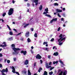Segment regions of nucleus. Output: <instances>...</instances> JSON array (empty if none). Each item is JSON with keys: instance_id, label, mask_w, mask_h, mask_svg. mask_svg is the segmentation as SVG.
I'll list each match as a JSON object with an SVG mask.
<instances>
[{"instance_id": "nucleus-56", "label": "nucleus", "mask_w": 75, "mask_h": 75, "mask_svg": "<svg viewBox=\"0 0 75 75\" xmlns=\"http://www.w3.org/2000/svg\"><path fill=\"white\" fill-rule=\"evenodd\" d=\"M31 31H34V28H31Z\"/></svg>"}, {"instance_id": "nucleus-53", "label": "nucleus", "mask_w": 75, "mask_h": 75, "mask_svg": "<svg viewBox=\"0 0 75 75\" xmlns=\"http://www.w3.org/2000/svg\"><path fill=\"white\" fill-rule=\"evenodd\" d=\"M53 64H54V65H55V64L56 63H55V61H53Z\"/></svg>"}, {"instance_id": "nucleus-22", "label": "nucleus", "mask_w": 75, "mask_h": 75, "mask_svg": "<svg viewBox=\"0 0 75 75\" xmlns=\"http://www.w3.org/2000/svg\"><path fill=\"white\" fill-rule=\"evenodd\" d=\"M28 25H29V24L27 23L24 26V28H25L26 27H27V26H28Z\"/></svg>"}, {"instance_id": "nucleus-31", "label": "nucleus", "mask_w": 75, "mask_h": 75, "mask_svg": "<svg viewBox=\"0 0 75 75\" xmlns=\"http://www.w3.org/2000/svg\"><path fill=\"white\" fill-rule=\"evenodd\" d=\"M53 74V72L52 71H51V72H50L49 73V74H50V75H52V74Z\"/></svg>"}, {"instance_id": "nucleus-7", "label": "nucleus", "mask_w": 75, "mask_h": 75, "mask_svg": "<svg viewBox=\"0 0 75 75\" xmlns=\"http://www.w3.org/2000/svg\"><path fill=\"white\" fill-rule=\"evenodd\" d=\"M36 59H41V58H42V57L40 55V54H38L36 55Z\"/></svg>"}, {"instance_id": "nucleus-29", "label": "nucleus", "mask_w": 75, "mask_h": 75, "mask_svg": "<svg viewBox=\"0 0 75 75\" xmlns=\"http://www.w3.org/2000/svg\"><path fill=\"white\" fill-rule=\"evenodd\" d=\"M11 45L12 47H16V46H15V44H12Z\"/></svg>"}, {"instance_id": "nucleus-62", "label": "nucleus", "mask_w": 75, "mask_h": 75, "mask_svg": "<svg viewBox=\"0 0 75 75\" xmlns=\"http://www.w3.org/2000/svg\"><path fill=\"white\" fill-rule=\"evenodd\" d=\"M27 12H30V10H29V9H28V10L27 11Z\"/></svg>"}, {"instance_id": "nucleus-44", "label": "nucleus", "mask_w": 75, "mask_h": 75, "mask_svg": "<svg viewBox=\"0 0 75 75\" xmlns=\"http://www.w3.org/2000/svg\"><path fill=\"white\" fill-rule=\"evenodd\" d=\"M3 67V65L1 64H0V68H2Z\"/></svg>"}, {"instance_id": "nucleus-36", "label": "nucleus", "mask_w": 75, "mask_h": 75, "mask_svg": "<svg viewBox=\"0 0 75 75\" xmlns=\"http://www.w3.org/2000/svg\"><path fill=\"white\" fill-rule=\"evenodd\" d=\"M10 60H7V63H8V64H9L10 63Z\"/></svg>"}, {"instance_id": "nucleus-32", "label": "nucleus", "mask_w": 75, "mask_h": 75, "mask_svg": "<svg viewBox=\"0 0 75 75\" xmlns=\"http://www.w3.org/2000/svg\"><path fill=\"white\" fill-rule=\"evenodd\" d=\"M60 30H61V28L59 27L57 29V31H59Z\"/></svg>"}, {"instance_id": "nucleus-14", "label": "nucleus", "mask_w": 75, "mask_h": 75, "mask_svg": "<svg viewBox=\"0 0 75 75\" xmlns=\"http://www.w3.org/2000/svg\"><path fill=\"white\" fill-rule=\"evenodd\" d=\"M42 5H40V7H39V10L41 11L42 10Z\"/></svg>"}, {"instance_id": "nucleus-16", "label": "nucleus", "mask_w": 75, "mask_h": 75, "mask_svg": "<svg viewBox=\"0 0 75 75\" xmlns=\"http://www.w3.org/2000/svg\"><path fill=\"white\" fill-rule=\"evenodd\" d=\"M28 42H30L31 41V40H30V38H28L27 39Z\"/></svg>"}, {"instance_id": "nucleus-43", "label": "nucleus", "mask_w": 75, "mask_h": 75, "mask_svg": "<svg viewBox=\"0 0 75 75\" xmlns=\"http://www.w3.org/2000/svg\"><path fill=\"white\" fill-rule=\"evenodd\" d=\"M13 30L14 31H15V32H16V33H17V31L16 30V29H13Z\"/></svg>"}, {"instance_id": "nucleus-41", "label": "nucleus", "mask_w": 75, "mask_h": 75, "mask_svg": "<svg viewBox=\"0 0 75 75\" xmlns=\"http://www.w3.org/2000/svg\"><path fill=\"white\" fill-rule=\"evenodd\" d=\"M3 57V54L1 53H0V57Z\"/></svg>"}, {"instance_id": "nucleus-50", "label": "nucleus", "mask_w": 75, "mask_h": 75, "mask_svg": "<svg viewBox=\"0 0 75 75\" xmlns=\"http://www.w3.org/2000/svg\"><path fill=\"white\" fill-rule=\"evenodd\" d=\"M12 69H13V70H14V69H15V68H14V67L12 66Z\"/></svg>"}, {"instance_id": "nucleus-51", "label": "nucleus", "mask_w": 75, "mask_h": 75, "mask_svg": "<svg viewBox=\"0 0 75 75\" xmlns=\"http://www.w3.org/2000/svg\"><path fill=\"white\" fill-rule=\"evenodd\" d=\"M14 61H16V58H13Z\"/></svg>"}, {"instance_id": "nucleus-55", "label": "nucleus", "mask_w": 75, "mask_h": 75, "mask_svg": "<svg viewBox=\"0 0 75 75\" xmlns=\"http://www.w3.org/2000/svg\"><path fill=\"white\" fill-rule=\"evenodd\" d=\"M62 10L63 11H65V8H62Z\"/></svg>"}, {"instance_id": "nucleus-64", "label": "nucleus", "mask_w": 75, "mask_h": 75, "mask_svg": "<svg viewBox=\"0 0 75 75\" xmlns=\"http://www.w3.org/2000/svg\"><path fill=\"white\" fill-rule=\"evenodd\" d=\"M27 5L28 6H30V4H27Z\"/></svg>"}, {"instance_id": "nucleus-1", "label": "nucleus", "mask_w": 75, "mask_h": 75, "mask_svg": "<svg viewBox=\"0 0 75 75\" xmlns=\"http://www.w3.org/2000/svg\"><path fill=\"white\" fill-rule=\"evenodd\" d=\"M65 35H62V34H61L59 36V37H60V39H59L58 40V42H59V45H62V43L64 42V40H65V37H64V38H63V37H65Z\"/></svg>"}, {"instance_id": "nucleus-60", "label": "nucleus", "mask_w": 75, "mask_h": 75, "mask_svg": "<svg viewBox=\"0 0 75 75\" xmlns=\"http://www.w3.org/2000/svg\"><path fill=\"white\" fill-rule=\"evenodd\" d=\"M16 54V53H15V52H12V54L13 55H14V54Z\"/></svg>"}, {"instance_id": "nucleus-3", "label": "nucleus", "mask_w": 75, "mask_h": 75, "mask_svg": "<svg viewBox=\"0 0 75 75\" xmlns=\"http://www.w3.org/2000/svg\"><path fill=\"white\" fill-rule=\"evenodd\" d=\"M14 11V9L13 8H10L8 14L9 16H11V14H12Z\"/></svg>"}, {"instance_id": "nucleus-34", "label": "nucleus", "mask_w": 75, "mask_h": 75, "mask_svg": "<svg viewBox=\"0 0 75 75\" xmlns=\"http://www.w3.org/2000/svg\"><path fill=\"white\" fill-rule=\"evenodd\" d=\"M53 22H54V20H53V19H52V20H51L50 22V23H51V24Z\"/></svg>"}, {"instance_id": "nucleus-11", "label": "nucleus", "mask_w": 75, "mask_h": 75, "mask_svg": "<svg viewBox=\"0 0 75 75\" xmlns=\"http://www.w3.org/2000/svg\"><path fill=\"white\" fill-rule=\"evenodd\" d=\"M25 35L27 37H28L29 36V32H26Z\"/></svg>"}, {"instance_id": "nucleus-40", "label": "nucleus", "mask_w": 75, "mask_h": 75, "mask_svg": "<svg viewBox=\"0 0 75 75\" xmlns=\"http://www.w3.org/2000/svg\"><path fill=\"white\" fill-rule=\"evenodd\" d=\"M62 15L63 16V17H65V14L63 13L62 14Z\"/></svg>"}, {"instance_id": "nucleus-23", "label": "nucleus", "mask_w": 75, "mask_h": 75, "mask_svg": "<svg viewBox=\"0 0 75 75\" xmlns=\"http://www.w3.org/2000/svg\"><path fill=\"white\" fill-rule=\"evenodd\" d=\"M60 63H61L62 64V65H65L64 64V63H63V62H62V61L61 60V59H60Z\"/></svg>"}, {"instance_id": "nucleus-28", "label": "nucleus", "mask_w": 75, "mask_h": 75, "mask_svg": "<svg viewBox=\"0 0 75 75\" xmlns=\"http://www.w3.org/2000/svg\"><path fill=\"white\" fill-rule=\"evenodd\" d=\"M9 34L10 35H13V32L11 31L9 32Z\"/></svg>"}, {"instance_id": "nucleus-10", "label": "nucleus", "mask_w": 75, "mask_h": 75, "mask_svg": "<svg viewBox=\"0 0 75 75\" xmlns=\"http://www.w3.org/2000/svg\"><path fill=\"white\" fill-rule=\"evenodd\" d=\"M56 10L58 13H61V12H62V10L61 9H56Z\"/></svg>"}, {"instance_id": "nucleus-18", "label": "nucleus", "mask_w": 75, "mask_h": 75, "mask_svg": "<svg viewBox=\"0 0 75 75\" xmlns=\"http://www.w3.org/2000/svg\"><path fill=\"white\" fill-rule=\"evenodd\" d=\"M42 70V68L41 67H40L39 69V70H38V72H40V71H41V70Z\"/></svg>"}, {"instance_id": "nucleus-21", "label": "nucleus", "mask_w": 75, "mask_h": 75, "mask_svg": "<svg viewBox=\"0 0 75 75\" xmlns=\"http://www.w3.org/2000/svg\"><path fill=\"white\" fill-rule=\"evenodd\" d=\"M21 33H23V32H21L20 33H18L16 35H16V36H18V35H20L21 34Z\"/></svg>"}, {"instance_id": "nucleus-61", "label": "nucleus", "mask_w": 75, "mask_h": 75, "mask_svg": "<svg viewBox=\"0 0 75 75\" xmlns=\"http://www.w3.org/2000/svg\"><path fill=\"white\" fill-rule=\"evenodd\" d=\"M61 20L62 21H63V20H64V18H61Z\"/></svg>"}, {"instance_id": "nucleus-19", "label": "nucleus", "mask_w": 75, "mask_h": 75, "mask_svg": "<svg viewBox=\"0 0 75 75\" xmlns=\"http://www.w3.org/2000/svg\"><path fill=\"white\" fill-rule=\"evenodd\" d=\"M7 25L8 29H9V30H10V31H11V28H10V26H8V25Z\"/></svg>"}, {"instance_id": "nucleus-48", "label": "nucleus", "mask_w": 75, "mask_h": 75, "mask_svg": "<svg viewBox=\"0 0 75 75\" xmlns=\"http://www.w3.org/2000/svg\"><path fill=\"white\" fill-rule=\"evenodd\" d=\"M40 62H41V64H42V60H40Z\"/></svg>"}, {"instance_id": "nucleus-45", "label": "nucleus", "mask_w": 75, "mask_h": 75, "mask_svg": "<svg viewBox=\"0 0 75 75\" xmlns=\"http://www.w3.org/2000/svg\"><path fill=\"white\" fill-rule=\"evenodd\" d=\"M16 74H17V75H20V74H19V73H18V72H16Z\"/></svg>"}, {"instance_id": "nucleus-35", "label": "nucleus", "mask_w": 75, "mask_h": 75, "mask_svg": "<svg viewBox=\"0 0 75 75\" xmlns=\"http://www.w3.org/2000/svg\"><path fill=\"white\" fill-rule=\"evenodd\" d=\"M53 41H54V38H52V39H51L50 40V41L51 42H53Z\"/></svg>"}, {"instance_id": "nucleus-63", "label": "nucleus", "mask_w": 75, "mask_h": 75, "mask_svg": "<svg viewBox=\"0 0 75 75\" xmlns=\"http://www.w3.org/2000/svg\"><path fill=\"white\" fill-rule=\"evenodd\" d=\"M12 3H13L14 4V3H15V2L13 0Z\"/></svg>"}, {"instance_id": "nucleus-4", "label": "nucleus", "mask_w": 75, "mask_h": 75, "mask_svg": "<svg viewBox=\"0 0 75 75\" xmlns=\"http://www.w3.org/2000/svg\"><path fill=\"white\" fill-rule=\"evenodd\" d=\"M46 68H47V69H48L49 68H51L50 69V70L51 71L52 69H53L54 68V67H52L51 66H49L48 65V63H47L46 64Z\"/></svg>"}, {"instance_id": "nucleus-39", "label": "nucleus", "mask_w": 75, "mask_h": 75, "mask_svg": "<svg viewBox=\"0 0 75 75\" xmlns=\"http://www.w3.org/2000/svg\"><path fill=\"white\" fill-rule=\"evenodd\" d=\"M36 64H37V62H35L34 63V65H33L34 67H35V66H36Z\"/></svg>"}, {"instance_id": "nucleus-58", "label": "nucleus", "mask_w": 75, "mask_h": 75, "mask_svg": "<svg viewBox=\"0 0 75 75\" xmlns=\"http://www.w3.org/2000/svg\"><path fill=\"white\" fill-rule=\"evenodd\" d=\"M30 51L31 52V53H32V54H33V50H30Z\"/></svg>"}, {"instance_id": "nucleus-8", "label": "nucleus", "mask_w": 75, "mask_h": 75, "mask_svg": "<svg viewBox=\"0 0 75 75\" xmlns=\"http://www.w3.org/2000/svg\"><path fill=\"white\" fill-rule=\"evenodd\" d=\"M7 46V44H6L5 42H4L2 43V45H1L0 46L1 47H6Z\"/></svg>"}, {"instance_id": "nucleus-42", "label": "nucleus", "mask_w": 75, "mask_h": 75, "mask_svg": "<svg viewBox=\"0 0 75 75\" xmlns=\"http://www.w3.org/2000/svg\"><path fill=\"white\" fill-rule=\"evenodd\" d=\"M0 21H2V23H3V22H4V21L2 19H0Z\"/></svg>"}, {"instance_id": "nucleus-12", "label": "nucleus", "mask_w": 75, "mask_h": 75, "mask_svg": "<svg viewBox=\"0 0 75 75\" xmlns=\"http://www.w3.org/2000/svg\"><path fill=\"white\" fill-rule=\"evenodd\" d=\"M25 65H27L28 64V60H25Z\"/></svg>"}, {"instance_id": "nucleus-25", "label": "nucleus", "mask_w": 75, "mask_h": 75, "mask_svg": "<svg viewBox=\"0 0 75 75\" xmlns=\"http://www.w3.org/2000/svg\"><path fill=\"white\" fill-rule=\"evenodd\" d=\"M55 6H58V3H55L54 4Z\"/></svg>"}, {"instance_id": "nucleus-59", "label": "nucleus", "mask_w": 75, "mask_h": 75, "mask_svg": "<svg viewBox=\"0 0 75 75\" xmlns=\"http://www.w3.org/2000/svg\"><path fill=\"white\" fill-rule=\"evenodd\" d=\"M55 63H56V64H57L58 63V61H56L55 62Z\"/></svg>"}, {"instance_id": "nucleus-57", "label": "nucleus", "mask_w": 75, "mask_h": 75, "mask_svg": "<svg viewBox=\"0 0 75 75\" xmlns=\"http://www.w3.org/2000/svg\"><path fill=\"white\" fill-rule=\"evenodd\" d=\"M21 41H23V38H21L20 39Z\"/></svg>"}, {"instance_id": "nucleus-27", "label": "nucleus", "mask_w": 75, "mask_h": 75, "mask_svg": "<svg viewBox=\"0 0 75 75\" xmlns=\"http://www.w3.org/2000/svg\"><path fill=\"white\" fill-rule=\"evenodd\" d=\"M62 74H63V71H61V72H60V73H59V75H62Z\"/></svg>"}, {"instance_id": "nucleus-54", "label": "nucleus", "mask_w": 75, "mask_h": 75, "mask_svg": "<svg viewBox=\"0 0 75 75\" xmlns=\"http://www.w3.org/2000/svg\"><path fill=\"white\" fill-rule=\"evenodd\" d=\"M50 58H51V56H50V55H48V58L50 59Z\"/></svg>"}, {"instance_id": "nucleus-17", "label": "nucleus", "mask_w": 75, "mask_h": 75, "mask_svg": "<svg viewBox=\"0 0 75 75\" xmlns=\"http://www.w3.org/2000/svg\"><path fill=\"white\" fill-rule=\"evenodd\" d=\"M28 75H31V72L30 71V70H28Z\"/></svg>"}, {"instance_id": "nucleus-52", "label": "nucleus", "mask_w": 75, "mask_h": 75, "mask_svg": "<svg viewBox=\"0 0 75 75\" xmlns=\"http://www.w3.org/2000/svg\"><path fill=\"white\" fill-rule=\"evenodd\" d=\"M45 48V51H48V48L47 47Z\"/></svg>"}, {"instance_id": "nucleus-2", "label": "nucleus", "mask_w": 75, "mask_h": 75, "mask_svg": "<svg viewBox=\"0 0 75 75\" xmlns=\"http://www.w3.org/2000/svg\"><path fill=\"white\" fill-rule=\"evenodd\" d=\"M45 11L46 12H45L43 13V14H45V16L47 17H51V16L50 15L47 14V13H49L48 12V8H47L45 9Z\"/></svg>"}, {"instance_id": "nucleus-6", "label": "nucleus", "mask_w": 75, "mask_h": 75, "mask_svg": "<svg viewBox=\"0 0 75 75\" xmlns=\"http://www.w3.org/2000/svg\"><path fill=\"white\" fill-rule=\"evenodd\" d=\"M8 72V69H7V68H6V69H4L1 71L2 74H3V73L5 72Z\"/></svg>"}, {"instance_id": "nucleus-38", "label": "nucleus", "mask_w": 75, "mask_h": 75, "mask_svg": "<svg viewBox=\"0 0 75 75\" xmlns=\"http://www.w3.org/2000/svg\"><path fill=\"white\" fill-rule=\"evenodd\" d=\"M6 14V13H4V14H3V17H4L5 16V15Z\"/></svg>"}, {"instance_id": "nucleus-20", "label": "nucleus", "mask_w": 75, "mask_h": 75, "mask_svg": "<svg viewBox=\"0 0 75 75\" xmlns=\"http://www.w3.org/2000/svg\"><path fill=\"white\" fill-rule=\"evenodd\" d=\"M33 2H34V3H38V0H34L32 1Z\"/></svg>"}, {"instance_id": "nucleus-37", "label": "nucleus", "mask_w": 75, "mask_h": 75, "mask_svg": "<svg viewBox=\"0 0 75 75\" xmlns=\"http://www.w3.org/2000/svg\"><path fill=\"white\" fill-rule=\"evenodd\" d=\"M12 71L13 73H16V70H15V69L14 70H13Z\"/></svg>"}, {"instance_id": "nucleus-26", "label": "nucleus", "mask_w": 75, "mask_h": 75, "mask_svg": "<svg viewBox=\"0 0 75 75\" xmlns=\"http://www.w3.org/2000/svg\"><path fill=\"white\" fill-rule=\"evenodd\" d=\"M48 44V42H44L43 44V45H45V44Z\"/></svg>"}, {"instance_id": "nucleus-9", "label": "nucleus", "mask_w": 75, "mask_h": 75, "mask_svg": "<svg viewBox=\"0 0 75 75\" xmlns=\"http://www.w3.org/2000/svg\"><path fill=\"white\" fill-rule=\"evenodd\" d=\"M21 54H23L24 55H26L27 53V51H24L23 50H22L21 52Z\"/></svg>"}, {"instance_id": "nucleus-33", "label": "nucleus", "mask_w": 75, "mask_h": 75, "mask_svg": "<svg viewBox=\"0 0 75 75\" xmlns=\"http://www.w3.org/2000/svg\"><path fill=\"white\" fill-rule=\"evenodd\" d=\"M34 37H37V34L36 33H35L34 34Z\"/></svg>"}, {"instance_id": "nucleus-15", "label": "nucleus", "mask_w": 75, "mask_h": 75, "mask_svg": "<svg viewBox=\"0 0 75 75\" xmlns=\"http://www.w3.org/2000/svg\"><path fill=\"white\" fill-rule=\"evenodd\" d=\"M13 40V38H9L8 39V41H11Z\"/></svg>"}, {"instance_id": "nucleus-13", "label": "nucleus", "mask_w": 75, "mask_h": 75, "mask_svg": "<svg viewBox=\"0 0 75 75\" xmlns=\"http://www.w3.org/2000/svg\"><path fill=\"white\" fill-rule=\"evenodd\" d=\"M53 55H55V56H57L58 55V52H56L55 53H54L53 54Z\"/></svg>"}, {"instance_id": "nucleus-46", "label": "nucleus", "mask_w": 75, "mask_h": 75, "mask_svg": "<svg viewBox=\"0 0 75 75\" xmlns=\"http://www.w3.org/2000/svg\"><path fill=\"white\" fill-rule=\"evenodd\" d=\"M51 64H52V62H50L49 65H51Z\"/></svg>"}, {"instance_id": "nucleus-5", "label": "nucleus", "mask_w": 75, "mask_h": 75, "mask_svg": "<svg viewBox=\"0 0 75 75\" xmlns=\"http://www.w3.org/2000/svg\"><path fill=\"white\" fill-rule=\"evenodd\" d=\"M13 50H14V51L16 52L17 54H18L19 52H17V51H19L20 50V49L19 48H16L14 47L13 48Z\"/></svg>"}, {"instance_id": "nucleus-24", "label": "nucleus", "mask_w": 75, "mask_h": 75, "mask_svg": "<svg viewBox=\"0 0 75 75\" xmlns=\"http://www.w3.org/2000/svg\"><path fill=\"white\" fill-rule=\"evenodd\" d=\"M54 21H57V18H55L52 19Z\"/></svg>"}, {"instance_id": "nucleus-49", "label": "nucleus", "mask_w": 75, "mask_h": 75, "mask_svg": "<svg viewBox=\"0 0 75 75\" xmlns=\"http://www.w3.org/2000/svg\"><path fill=\"white\" fill-rule=\"evenodd\" d=\"M35 5H36V6H37V5H38V2H36L35 3Z\"/></svg>"}, {"instance_id": "nucleus-30", "label": "nucleus", "mask_w": 75, "mask_h": 75, "mask_svg": "<svg viewBox=\"0 0 75 75\" xmlns=\"http://www.w3.org/2000/svg\"><path fill=\"white\" fill-rule=\"evenodd\" d=\"M57 16H58V17H59L60 18H61V15H59V13H58L57 14Z\"/></svg>"}, {"instance_id": "nucleus-47", "label": "nucleus", "mask_w": 75, "mask_h": 75, "mask_svg": "<svg viewBox=\"0 0 75 75\" xmlns=\"http://www.w3.org/2000/svg\"><path fill=\"white\" fill-rule=\"evenodd\" d=\"M23 73H24V74H26V73H27V71H24L23 72Z\"/></svg>"}]
</instances>
